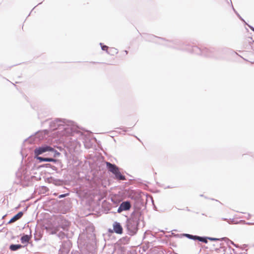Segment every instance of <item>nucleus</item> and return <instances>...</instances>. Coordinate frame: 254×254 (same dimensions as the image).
Returning <instances> with one entry per match:
<instances>
[{
	"label": "nucleus",
	"mask_w": 254,
	"mask_h": 254,
	"mask_svg": "<svg viewBox=\"0 0 254 254\" xmlns=\"http://www.w3.org/2000/svg\"><path fill=\"white\" fill-rule=\"evenodd\" d=\"M251 47H252V49L254 52V41H253V42L251 43Z\"/></svg>",
	"instance_id": "c756f323"
},
{
	"label": "nucleus",
	"mask_w": 254,
	"mask_h": 254,
	"mask_svg": "<svg viewBox=\"0 0 254 254\" xmlns=\"http://www.w3.org/2000/svg\"><path fill=\"white\" fill-rule=\"evenodd\" d=\"M50 157H44L42 156L35 157L36 158L39 163L43 162H49Z\"/></svg>",
	"instance_id": "a211bd4d"
},
{
	"label": "nucleus",
	"mask_w": 254,
	"mask_h": 254,
	"mask_svg": "<svg viewBox=\"0 0 254 254\" xmlns=\"http://www.w3.org/2000/svg\"><path fill=\"white\" fill-rule=\"evenodd\" d=\"M53 165H52L51 164H46L45 165V166L47 168L48 167H50V168H51L52 167Z\"/></svg>",
	"instance_id": "2f4dec72"
},
{
	"label": "nucleus",
	"mask_w": 254,
	"mask_h": 254,
	"mask_svg": "<svg viewBox=\"0 0 254 254\" xmlns=\"http://www.w3.org/2000/svg\"><path fill=\"white\" fill-rule=\"evenodd\" d=\"M211 199H212V200H214V199H212V198ZM215 200L216 201H218V200H215Z\"/></svg>",
	"instance_id": "a19ab883"
},
{
	"label": "nucleus",
	"mask_w": 254,
	"mask_h": 254,
	"mask_svg": "<svg viewBox=\"0 0 254 254\" xmlns=\"http://www.w3.org/2000/svg\"><path fill=\"white\" fill-rule=\"evenodd\" d=\"M23 215V212L22 211H20L18 213H17L16 215L13 216L8 221V224H10L13 222H15L16 221L18 220L20 218L22 217V216Z\"/></svg>",
	"instance_id": "4468645a"
},
{
	"label": "nucleus",
	"mask_w": 254,
	"mask_h": 254,
	"mask_svg": "<svg viewBox=\"0 0 254 254\" xmlns=\"http://www.w3.org/2000/svg\"><path fill=\"white\" fill-rule=\"evenodd\" d=\"M76 133H80V132L78 131V132H77Z\"/></svg>",
	"instance_id": "37998d69"
},
{
	"label": "nucleus",
	"mask_w": 254,
	"mask_h": 254,
	"mask_svg": "<svg viewBox=\"0 0 254 254\" xmlns=\"http://www.w3.org/2000/svg\"><path fill=\"white\" fill-rule=\"evenodd\" d=\"M106 165L108 170L114 175L116 179L122 181L126 180V177L121 173L119 168L116 165L109 162H106Z\"/></svg>",
	"instance_id": "423d86ee"
},
{
	"label": "nucleus",
	"mask_w": 254,
	"mask_h": 254,
	"mask_svg": "<svg viewBox=\"0 0 254 254\" xmlns=\"http://www.w3.org/2000/svg\"><path fill=\"white\" fill-rule=\"evenodd\" d=\"M87 232L86 228V233L83 232L80 234L77 240L78 247L81 251H88L90 245L95 239V235L92 230V233L88 235L87 234Z\"/></svg>",
	"instance_id": "7ed1b4c3"
},
{
	"label": "nucleus",
	"mask_w": 254,
	"mask_h": 254,
	"mask_svg": "<svg viewBox=\"0 0 254 254\" xmlns=\"http://www.w3.org/2000/svg\"><path fill=\"white\" fill-rule=\"evenodd\" d=\"M114 50H115V51H117V50L116 49H114ZM116 53H118V52H117V51H116Z\"/></svg>",
	"instance_id": "ea45409f"
},
{
	"label": "nucleus",
	"mask_w": 254,
	"mask_h": 254,
	"mask_svg": "<svg viewBox=\"0 0 254 254\" xmlns=\"http://www.w3.org/2000/svg\"><path fill=\"white\" fill-rule=\"evenodd\" d=\"M249 27L252 30L253 32H254V27L250 25L247 24Z\"/></svg>",
	"instance_id": "7c9ffc66"
},
{
	"label": "nucleus",
	"mask_w": 254,
	"mask_h": 254,
	"mask_svg": "<svg viewBox=\"0 0 254 254\" xmlns=\"http://www.w3.org/2000/svg\"><path fill=\"white\" fill-rule=\"evenodd\" d=\"M72 123L65 119H56L50 123V128L53 130L63 129L65 132L70 135H72L74 131L71 127Z\"/></svg>",
	"instance_id": "f03ea898"
},
{
	"label": "nucleus",
	"mask_w": 254,
	"mask_h": 254,
	"mask_svg": "<svg viewBox=\"0 0 254 254\" xmlns=\"http://www.w3.org/2000/svg\"><path fill=\"white\" fill-rule=\"evenodd\" d=\"M34 238L36 241H38L39 240V239L36 238L35 234H34Z\"/></svg>",
	"instance_id": "c9c22d12"
},
{
	"label": "nucleus",
	"mask_w": 254,
	"mask_h": 254,
	"mask_svg": "<svg viewBox=\"0 0 254 254\" xmlns=\"http://www.w3.org/2000/svg\"><path fill=\"white\" fill-rule=\"evenodd\" d=\"M131 207V204L129 201L122 202L118 208L117 212L121 213L123 211L128 210Z\"/></svg>",
	"instance_id": "9d476101"
},
{
	"label": "nucleus",
	"mask_w": 254,
	"mask_h": 254,
	"mask_svg": "<svg viewBox=\"0 0 254 254\" xmlns=\"http://www.w3.org/2000/svg\"><path fill=\"white\" fill-rule=\"evenodd\" d=\"M183 236L191 240L192 235L189 234H184Z\"/></svg>",
	"instance_id": "a878e982"
},
{
	"label": "nucleus",
	"mask_w": 254,
	"mask_h": 254,
	"mask_svg": "<svg viewBox=\"0 0 254 254\" xmlns=\"http://www.w3.org/2000/svg\"><path fill=\"white\" fill-rule=\"evenodd\" d=\"M232 8H233V9L234 11L235 12V13L237 14V13H238L237 11H236V10L235 9V8L233 7V6H232Z\"/></svg>",
	"instance_id": "f704fd0d"
},
{
	"label": "nucleus",
	"mask_w": 254,
	"mask_h": 254,
	"mask_svg": "<svg viewBox=\"0 0 254 254\" xmlns=\"http://www.w3.org/2000/svg\"><path fill=\"white\" fill-rule=\"evenodd\" d=\"M198 238H199L198 236L192 235L191 240H192L194 241H196V240L198 241Z\"/></svg>",
	"instance_id": "bb28decb"
},
{
	"label": "nucleus",
	"mask_w": 254,
	"mask_h": 254,
	"mask_svg": "<svg viewBox=\"0 0 254 254\" xmlns=\"http://www.w3.org/2000/svg\"><path fill=\"white\" fill-rule=\"evenodd\" d=\"M222 244L219 242H216L215 244H213L214 246H216L217 248L215 249L216 251L218 250V247L221 248Z\"/></svg>",
	"instance_id": "b1692460"
},
{
	"label": "nucleus",
	"mask_w": 254,
	"mask_h": 254,
	"mask_svg": "<svg viewBox=\"0 0 254 254\" xmlns=\"http://www.w3.org/2000/svg\"><path fill=\"white\" fill-rule=\"evenodd\" d=\"M200 196H203V194H200Z\"/></svg>",
	"instance_id": "79ce46f5"
},
{
	"label": "nucleus",
	"mask_w": 254,
	"mask_h": 254,
	"mask_svg": "<svg viewBox=\"0 0 254 254\" xmlns=\"http://www.w3.org/2000/svg\"><path fill=\"white\" fill-rule=\"evenodd\" d=\"M232 8H233V9L234 11L235 12V13L237 14V13H238L237 11H236V10L235 9V8L233 7V6H232Z\"/></svg>",
	"instance_id": "72a5a7b5"
},
{
	"label": "nucleus",
	"mask_w": 254,
	"mask_h": 254,
	"mask_svg": "<svg viewBox=\"0 0 254 254\" xmlns=\"http://www.w3.org/2000/svg\"><path fill=\"white\" fill-rule=\"evenodd\" d=\"M100 45L101 46V49L103 50V51H106L107 53H108V47L106 46V45H103V44L102 43H100Z\"/></svg>",
	"instance_id": "5701e85b"
},
{
	"label": "nucleus",
	"mask_w": 254,
	"mask_h": 254,
	"mask_svg": "<svg viewBox=\"0 0 254 254\" xmlns=\"http://www.w3.org/2000/svg\"><path fill=\"white\" fill-rule=\"evenodd\" d=\"M237 15L238 16V17L240 18V19H241L243 22H244L246 24H248L245 21V20L240 16V15L238 13H237Z\"/></svg>",
	"instance_id": "cd10ccee"
},
{
	"label": "nucleus",
	"mask_w": 254,
	"mask_h": 254,
	"mask_svg": "<svg viewBox=\"0 0 254 254\" xmlns=\"http://www.w3.org/2000/svg\"><path fill=\"white\" fill-rule=\"evenodd\" d=\"M31 238V235H23L20 238V241L22 244L28 243Z\"/></svg>",
	"instance_id": "dca6fc26"
},
{
	"label": "nucleus",
	"mask_w": 254,
	"mask_h": 254,
	"mask_svg": "<svg viewBox=\"0 0 254 254\" xmlns=\"http://www.w3.org/2000/svg\"><path fill=\"white\" fill-rule=\"evenodd\" d=\"M42 188H43V189H44L45 190L47 189V188L46 187H45V186H43Z\"/></svg>",
	"instance_id": "4c0bfd02"
},
{
	"label": "nucleus",
	"mask_w": 254,
	"mask_h": 254,
	"mask_svg": "<svg viewBox=\"0 0 254 254\" xmlns=\"http://www.w3.org/2000/svg\"><path fill=\"white\" fill-rule=\"evenodd\" d=\"M198 241L207 244L208 243V237L199 236Z\"/></svg>",
	"instance_id": "412c9836"
},
{
	"label": "nucleus",
	"mask_w": 254,
	"mask_h": 254,
	"mask_svg": "<svg viewBox=\"0 0 254 254\" xmlns=\"http://www.w3.org/2000/svg\"><path fill=\"white\" fill-rule=\"evenodd\" d=\"M130 238L127 236H125L120 239L121 244L126 245L128 243Z\"/></svg>",
	"instance_id": "6ab92c4d"
},
{
	"label": "nucleus",
	"mask_w": 254,
	"mask_h": 254,
	"mask_svg": "<svg viewBox=\"0 0 254 254\" xmlns=\"http://www.w3.org/2000/svg\"><path fill=\"white\" fill-rule=\"evenodd\" d=\"M140 205L135 206L134 210L131 213L130 218L127 219L124 225L127 234L130 236L137 234L139 223L143 219L142 211L145 209L146 206L143 203H140Z\"/></svg>",
	"instance_id": "f257e3e1"
},
{
	"label": "nucleus",
	"mask_w": 254,
	"mask_h": 254,
	"mask_svg": "<svg viewBox=\"0 0 254 254\" xmlns=\"http://www.w3.org/2000/svg\"><path fill=\"white\" fill-rule=\"evenodd\" d=\"M125 53H126V54H127V53H128V52H127V50L125 51Z\"/></svg>",
	"instance_id": "58836bf2"
},
{
	"label": "nucleus",
	"mask_w": 254,
	"mask_h": 254,
	"mask_svg": "<svg viewBox=\"0 0 254 254\" xmlns=\"http://www.w3.org/2000/svg\"><path fill=\"white\" fill-rule=\"evenodd\" d=\"M58 160L56 159H54V158H50V160H49V162H54V163H56L57 162H58Z\"/></svg>",
	"instance_id": "c85d7f7f"
},
{
	"label": "nucleus",
	"mask_w": 254,
	"mask_h": 254,
	"mask_svg": "<svg viewBox=\"0 0 254 254\" xmlns=\"http://www.w3.org/2000/svg\"><path fill=\"white\" fill-rule=\"evenodd\" d=\"M252 63H254V62H251Z\"/></svg>",
	"instance_id": "a18cd8bd"
},
{
	"label": "nucleus",
	"mask_w": 254,
	"mask_h": 254,
	"mask_svg": "<svg viewBox=\"0 0 254 254\" xmlns=\"http://www.w3.org/2000/svg\"><path fill=\"white\" fill-rule=\"evenodd\" d=\"M52 150H50V152L48 153L49 155L53 156L54 157H58L60 156L61 153L54 148L52 147Z\"/></svg>",
	"instance_id": "f3484780"
},
{
	"label": "nucleus",
	"mask_w": 254,
	"mask_h": 254,
	"mask_svg": "<svg viewBox=\"0 0 254 254\" xmlns=\"http://www.w3.org/2000/svg\"><path fill=\"white\" fill-rule=\"evenodd\" d=\"M187 210L190 211V210H189V209H188V208H187Z\"/></svg>",
	"instance_id": "c03bdc74"
},
{
	"label": "nucleus",
	"mask_w": 254,
	"mask_h": 254,
	"mask_svg": "<svg viewBox=\"0 0 254 254\" xmlns=\"http://www.w3.org/2000/svg\"><path fill=\"white\" fill-rule=\"evenodd\" d=\"M68 195H69V193H64V194L59 195L58 197L59 198H62L68 196Z\"/></svg>",
	"instance_id": "393cba45"
},
{
	"label": "nucleus",
	"mask_w": 254,
	"mask_h": 254,
	"mask_svg": "<svg viewBox=\"0 0 254 254\" xmlns=\"http://www.w3.org/2000/svg\"><path fill=\"white\" fill-rule=\"evenodd\" d=\"M26 245H21L20 244H11L9 246V250L11 251H16L19 249L24 248Z\"/></svg>",
	"instance_id": "2eb2a0df"
},
{
	"label": "nucleus",
	"mask_w": 254,
	"mask_h": 254,
	"mask_svg": "<svg viewBox=\"0 0 254 254\" xmlns=\"http://www.w3.org/2000/svg\"><path fill=\"white\" fill-rule=\"evenodd\" d=\"M246 224H248V225H252V224H253V223H251V222H247V223H246Z\"/></svg>",
	"instance_id": "e433bc0d"
},
{
	"label": "nucleus",
	"mask_w": 254,
	"mask_h": 254,
	"mask_svg": "<svg viewBox=\"0 0 254 254\" xmlns=\"http://www.w3.org/2000/svg\"><path fill=\"white\" fill-rule=\"evenodd\" d=\"M179 49L187 51L190 53L196 55H200L207 57H214V49L213 48H201L197 46H191L186 45L185 47H182L179 46Z\"/></svg>",
	"instance_id": "20e7f679"
},
{
	"label": "nucleus",
	"mask_w": 254,
	"mask_h": 254,
	"mask_svg": "<svg viewBox=\"0 0 254 254\" xmlns=\"http://www.w3.org/2000/svg\"><path fill=\"white\" fill-rule=\"evenodd\" d=\"M208 240L211 241H216V242H220L222 241V239H219V238H213V237H208Z\"/></svg>",
	"instance_id": "4be33fe9"
},
{
	"label": "nucleus",
	"mask_w": 254,
	"mask_h": 254,
	"mask_svg": "<svg viewBox=\"0 0 254 254\" xmlns=\"http://www.w3.org/2000/svg\"><path fill=\"white\" fill-rule=\"evenodd\" d=\"M51 168H52V170H53L54 171H57V170H58L56 166H53V165L52 166V167Z\"/></svg>",
	"instance_id": "473e14b6"
},
{
	"label": "nucleus",
	"mask_w": 254,
	"mask_h": 254,
	"mask_svg": "<svg viewBox=\"0 0 254 254\" xmlns=\"http://www.w3.org/2000/svg\"><path fill=\"white\" fill-rule=\"evenodd\" d=\"M47 181L49 183L53 184L55 186H60L64 184V181L63 180L57 179L53 177H50L47 178Z\"/></svg>",
	"instance_id": "f8f14e48"
},
{
	"label": "nucleus",
	"mask_w": 254,
	"mask_h": 254,
	"mask_svg": "<svg viewBox=\"0 0 254 254\" xmlns=\"http://www.w3.org/2000/svg\"><path fill=\"white\" fill-rule=\"evenodd\" d=\"M69 227V222L68 221H66L64 225L62 226V228L64 231H60L58 232L57 234V236L60 239H64V238L67 239V234L66 233L67 231H68V228Z\"/></svg>",
	"instance_id": "1a4fd4ad"
},
{
	"label": "nucleus",
	"mask_w": 254,
	"mask_h": 254,
	"mask_svg": "<svg viewBox=\"0 0 254 254\" xmlns=\"http://www.w3.org/2000/svg\"><path fill=\"white\" fill-rule=\"evenodd\" d=\"M52 147L47 144L42 145L41 146L36 147L34 150V157H38L40 155H42L45 153L50 152V150H52Z\"/></svg>",
	"instance_id": "6e6552de"
},
{
	"label": "nucleus",
	"mask_w": 254,
	"mask_h": 254,
	"mask_svg": "<svg viewBox=\"0 0 254 254\" xmlns=\"http://www.w3.org/2000/svg\"><path fill=\"white\" fill-rule=\"evenodd\" d=\"M48 131L47 130L43 131H38L35 133V137L38 138V140L43 139L45 137V135L47 134Z\"/></svg>",
	"instance_id": "ddd939ff"
},
{
	"label": "nucleus",
	"mask_w": 254,
	"mask_h": 254,
	"mask_svg": "<svg viewBox=\"0 0 254 254\" xmlns=\"http://www.w3.org/2000/svg\"><path fill=\"white\" fill-rule=\"evenodd\" d=\"M221 239H222V241H223V240L225 241V242L226 243V244H227V245L228 246H230V245H233L234 246H235L236 247H237V246L236 244H235L233 241H232L231 240L229 239L228 238L224 237V238H222Z\"/></svg>",
	"instance_id": "aec40b11"
},
{
	"label": "nucleus",
	"mask_w": 254,
	"mask_h": 254,
	"mask_svg": "<svg viewBox=\"0 0 254 254\" xmlns=\"http://www.w3.org/2000/svg\"><path fill=\"white\" fill-rule=\"evenodd\" d=\"M113 231L117 234H122L123 233V228L120 222L115 221L113 224Z\"/></svg>",
	"instance_id": "9b49d317"
},
{
	"label": "nucleus",
	"mask_w": 254,
	"mask_h": 254,
	"mask_svg": "<svg viewBox=\"0 0 254 254\" xmlns=\"http://www.w3.org/2000/svg\"><path fill=\"white\" fill-rule=\"evenodd\" d=\"M144 38L146 40L150 42H155L159 44H162L164 46L173 48H179V45L180 43L177 42L169 41L165 38L157 37L152 34H146Z\"/></svg>",
	"instance_id": "39448f33"
},
{
	"label": "nucleus",
	"mask_w": 254,
	"mask_h": 254,
	"mask_svg": "<svg viewBox=\"0 0 254 254\" xmlns=\"http://www.w3.org/2000/svg\"><path fill=\"white\" fill-rule=\"evenodd\" d=\"M71 243L68 239H66L62 242L59 254H68L71 247Z\"/></svg>",
	"instance_id": "0eeeda50"
}]
</instances>
